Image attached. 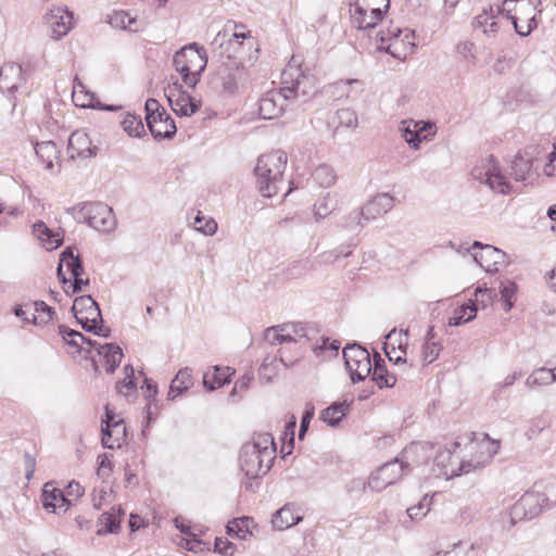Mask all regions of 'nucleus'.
<instances>
[{
    "instance_id": "nucleus-1",
    "label": "nucleus",
    "mask_w": 556,
    "mask_h": 556,
    "mask_svg": "<svg viewBox=\"0 0 556 556\" xmlns=\"http://www.w3.org/2000/svg\"><path fill=\"white\" fill-rule=\"evenodd\" d=\"M276 458V443L271 433H255L251 442L242 445L239 455L241 471L245 475L244 489L255 492L258 479L264 477L271 468Z\"/></svg>"
},
{
    "instance_id": "nucleus-2",
    "label": "nucleus",
    "mask_w": 556,
    "mask_h": 556,
    "mask_svg": "<svg viewBox=\"0 0 556 556\" xmlns=\"http://www.w3.org/2000/svg\"><path fill=\"white\" fill-rule=\"evenodd\" d=\"M287 163L288 155L281 150L258 156L254 175L257 189L263 197L271 198L281 190Z\"/></svg>"
},
{
    "instance_id": "nucleus-3",
    "label": "nucleus",
    "mask_w": 556,
    "mask_h": 556,
    "mask_svg": "<svg viewBox=\"0 0 556 556\" xmlns=\"http://www.w3.org/2000/svg\"><path fill=\"white\" fill-rule=\"evenodd\" d=\"M173 64L176 72L181 76L184 84L193 89L206 68V51L195 42L190 43L175 53Z\"/></svg>"
},
{
    "instance_id": "nucleus-4",
    "label": "nucleus",
    "mask_w": 556,
    "mask_h": 556,
    "mask_svg": "<svg viewBox=\"0 0 556 556\" xmlns=\"http://www.w3.org/2000/svg\"><path fill=\"white\" fill-rule=\"evenodd\" d=\"M429 448H432V445L429 443L412 445L404 452L401 459L396 457L393 460L383 464L372 472L368 478L367 486L372 491L380 492L388 485L395 483L403 477V475L410 471L409 464L405 463L404 459H407L410 453L418 454L419 451L425 453Z\"/></svg>"
},
{
    "instance_id": "nucleus-5",
    "label": "nucleus",
    "mask_w": 556,
    "mask_h": 556,
    "mask_svg": "<svg viewBox=\"0 0 556 556\" xmlns=\"http://www.w3.org/2000/svg\"><path fill=\"white\" fill-rule=\"evenodd\" d=\"M78 223H86L91 228L110 232L116 227V218L112 207L102 202L84 203L68 208Z\"/></svg>"
},
{
    "instance_id": "nucleus-6",
    "label": "nucleus",
    "mask_w": 556,
    "mask_h": 556,
    "mask_svg": "<svg viewBox=\"0 0 556 556\" xmlns=\"http://www.w3.org/2000/svg\"><path fill=\"white\" fill-rule=\"evenodd\" d=\"M458 446L459 443L455 441L450 447L437 452L432 470L435 477H444L447 480L462 473H468L477 467L479 462L475 464L471 460H459L458 457L454 456V452Z\"/></svg>"
},
{
    "instance_id": "nucleus-7",
    "label": "nucleus",
    "mask_w": 556,
    "mask_h": 556,
    "mask_svg": "<svg viewBox=\"0 0 556 556\" xmlns=\"http://www.w3.org/2000/svg\"><path fill=\"white\" fill-rule=\"evenodd\" d=\"M243 25L229 21L217 33L212 41V46L215 50L219 51L220 56H226L228 60L236 59L243 40L250 34L249 31H243Z\"/></svg>"
},
{
    "instance_id": "nucleus-8",
    "label": "nucleus",
    "mask_w": 556,
    "mask_h": 556,
    "mask_svg": "<svg viewBox=\"0 0 556 556\" xmlns=\"http://www.w3.org/2000/svg\"><path fill=\"white\" fill-rule=\"evenodd\" d=\"M343 358L354 383L365 380L370 375L374 365L365 348L357 343L346 344L343 349Z\"/></svg>"
},
{
    "instance_id": "nucleus-9",
    "label": "nucleus",
    "mask_w": 556,
    "mask_h": 556,
    "mask_svg": "<svg viewBox=\"0 0 556 556\" xmlns=\"http://www.w3.org/2000/svg\"><path fill=\"white\" fill-rule=\"evenodd\" d=\"M281 80L289 99L300 96L307 98L316 92L314 77L305 75L299 66L291 63L282 72Z\"/></svg>"
},
{
    "instance_id": "nucleus-10",
    "label": "nucleus",
    "mask_w": 556,
    "mask_h": 556,
    "mask_svg": "<svg viewBox=\"0 0 556 556\" xmlns=\"http://www.w3.org/2000/svg\"><path fill=\"white\" fill-rule=\"evenodd\" d=\"M471 175L476 180L486 184L494 191L503 194L510 191V184L502 174L493 155H489L481 166H476Z\"/></svg>"
},
{
    "instance_id": "nucleus-11",
    "label": "nucleus",
    "mask_w": 556,
    "mask_h": 556,
    "mask_svg": "<svg viewBox=\"0 0 556 556\" xmlns=\"http://www.w3.org/2000/svg\"><path fill=\"white\" fill-rule=\"evenodd\" d=\"M164 94L172 110L180 116H191L201 106L200 101L192 98L178 80L168 83L164 88Z\"/></svg>"
},
{
    "instance_id": "nucleus-12",
    "label": "nucleus",
    "mask_w": 556,
    "mask_h": 556,
    "mask_svg": "<svg viewBox=\"0 0 556 556\" xmlns=\"http://www.w3.org/2000/svg\"><path fill=\"white\" fill-rule=\"evenodd\" d=\"M402 34V29L397 26H392L388 28L387 31H379L376 36L377 49L379 51H386L391 54L395 59H403L406 56L407 52H400L397 46L401 43L403 46H407L409 48V52L415 43L410 40L414 38V31H407L404 38H400Z\"/></svg>"
},
{
    "instance_id": "nucleus-13",
    "label": "nucleus",
    "mask_w": 556,
    "mask_h": 556,
    "mask_svg": "<svg viewBox=\"0 0 556 556\" xmlns=\"http://www.w3.org/2000/svg\"><path fill=\"white\" fill-rule=\"evenodd\" d=\"M546 502L547 497L545 494L539 492H527L511 508L510 516L513 522H515L517 518L532 519L536 517Z\"/></svg>"
},
{
    "instance_id": "nucleus-14",
    "label": "nucleus",
    "mask_w": 556,
    "mask_h": 556,
    "mask_svg": "<svg viewBox=\"0 0 556 556\" xmlns=\"http://www.w3.org/2000/svg\"><path fill=\"white\" fill-rule=\"evenodd\" d=\"M72 312L83 329H85L89 323L103 321L99 304L91 295L77 296L74 300Z\"/></svg>"
},
{
    "instance_id": "nucleus-15",
    "label": "nucleus",
    "mask_w": 556,
    "mask_h": 556,
    "mask_svg": "<svg viewBox=\"0 0 556 556\" xmlns=\"http://www.w3.org/2000/svg\"><path fill=\"white\" fill-rule=\"evenodd\" d=\"M289 97L283 88L267 92L260 99L258 114L263 119H273L278 117L286 109Z\"/></svg>"
},
{
    "instance_id": "nucleus-16",
    "label": "nucleus",
    "mask_w": 556,
    "mask_h": 556,
    "mask_svg": "<svg viewBox=\"0 0 556 556\" xmlns=\"http://www.w3.org/2000/svg\"><path fill=\"white\" fill-rule=\"evenodd\" d=\"M471 249L481 250V252L473 253L472 257L486 271H496L498 269L497 266L505 263L506 254L493 245L475 241Z\"/></svg>"
},
{
    "instance_id": "nucleus-17",
    "label": "nucleus",
    "mask_w": 556,
    "mask_h": 556,
    "mask_svg": "<svg viewBox=\"0 0 556 556\" xmlns=\"http://www.w3.org/2000/svg\"><path fill=\"white\" fill-rule=\"evenodd\" d=\"M243 67L237 62L224 63L216 72L214 84L224 92L233 94L238 88V80L241 78Z\"/></svg>"
},
{
    "instance_id": "nucleus-18",
    "label": "nucleus",
    "mask_w": 556,
    "mask_h": 556,
    "mask_svg": "<svg viewBox=\"0 0 556 556\" xmlns=\"http://www.w3.org/2000/svg\"><path fill=\"white\" fill-rule=\"evenodd\" d=\"M349 7H354V16L361 25L366 12L372 14V18H383L390 8V0H349Z\"/></svg>"
},
{
    "instance_id": "nucleus-19",
    "label": "nucleus",
    "mask_w": 556,
    "mask_h": 556,
    "mask_svg": "<svg viewBox=\"0 0 556 556\" xmlns=\"http://www.w3.org/2000/svg\"><path fill=\"white\" fill-rule=\"evenodd\" d=\"M25 80L23 67L16 63H5L0 68V90L8 96H13L18 86Z\"/></svg>"
},
{
    "instance_id": "nucleus-20",
    "label": "nucleus",
    "mask_w": 556,
    "mask_h": 556,
    "mask_svg": "<svg viewBox=\"0 0 556 556\" xmlns=\"http://www.w3.org/2000/svg\"><path fill=\"white\" fill-rule=\"evenodd\" d=\"M394 206V197L390 193H378L368 200L362 207L365 214V222L375 220L390 212Z\"/></svg>"
},
{
    "instance_id": "nucleus-21",
    "label": "nucleus",
    "mask_w": 556,
    "mask_h": 556,
    "mask_svg": "<svg viewBox=\"0 0 556 556\" xmlns=\"http://www.w3.org/2000/svg\"><path fill=\"white\" fill-rule=\"evenodd\" d=\"M68 151L71 157H92L97 155V147L92 146L91 139L83 130L74 131L68 139Z\"/></svg>"
},
{
    "instance_id": "nucleus-22",
    "label": "nucleus",
    "mask_w": 556,
    "mask_h": 556,
    "mask_svg": "<svg viewBox=\"0 0 556 556\" xmlns=\"http://www.w3.org/2000/svg\"><path fill=\"white\" fill-rule=\"evenodd\" d=\"M148 128L156 140L170 139L177 130L174 119L164 109L162 110L161 118L149 119Z\"/></svg>"
},
{
    "instance_id": "nucleus-23",
    "label": "nucleus",
    "mask_w": 556,
    "mask_h": 556,
    "mask_svg": "<svg viewBox=\"0 0 556 556\" xmlns=\"http://www.w3.org/2000/svg\"><path fill=\"white\" fill-rule=\"evenodd\" d=\"M42 505L52 513H60L67 509L70 501L61 490L54 488L51 483H46L42 490Z\"/></svg>"
},
{
    "instance_id": "nucleus-24",
    "label": "nucleus",
    "mask_w": 556,
    "mask_h": 556,
    "mask_svg": "<svg viewBox=\"0 0 556 556\" xmlns=\"http://www.w3.org/2000/svg\"><path fill=\"white\" fill-rule=\"evenodd\" d=\"M73 18V13L67 10L59 8L52 11L50 16L52 38L60 39L64 37L72 28Z\"/></svg>"
},
{
    "instance_id": "nucleus-25",
    "label": "nucleus",
    "mask_w": 556,
    "mask_h": 556,
    "mask_svg": "<svg viewBox=\"0 0 556 556\" xmlns=\"http://www.w3.org/2000/svg\"><path fill=\"white\" fill-rule=\"evenodd\" d=\"M125 515L121 507L112 508L110 511L103 513L98 520V535L108 533H117L121 529L122 518Z\"/></svg>"
},
{
    "instance_id": "nucleus-26",
    "label": "nucleus",
    "mask_w": 556,
    "mask_h": 556,
    "mask_svg": "<svg viewBox=\"0 0 556 556\" xmlns=\"http://www.w3.org/2000/svg\"><path fill=\"white\" fill-rule=\"evenodd\" d=\"M370 374L371 380L375 381L380 389L392 388L397 381L396 374L388 371L384 359L381 358L379 354L375 355L374 367Z\"/></svg>"
},
{
    "instance_id": "nucleus-27",
    "label": "nucleus",
    "mask_w": 556,
    "mask_h": 556,
    "mask_svg": "<svg viewBox=\"0 0 556 556\" xmlns=\"http://www.w3.org/2000/svg\"><path fill=\"white\" fill-rule=\"evenodd\" d=\"M102 445L105 448H119L126 442V427L122 419L110 426V430H102Z\"/></svg>"
},
{
    "instance_id": "nucleus-28",
    "label": "nucleus",
    "mask_w": 556,
    "mask_h": 556,
    "mask_svg": "<svg viewBox=\"0 0 556 556\" xmlns=\"http://www.w3.org/2000/svg\"><path fill=\"white\" fill-rule=\"evenodd\" d=\"M230 367L214 366L213 371L204 372L203 384L208 391H214L230 382Z\"/></svg>"
},
{
    "instance_id": "nucleus-29",
    "label": "nucleus",
    "mask_w": 556,
    "mask_h": 556,
    "mask_svg": "<svg viewBox=\"0 0 556 556\" xmlns=\"http://www.w3.org/2000/svg\"><path fill=\"white\" fill-rule=\"evenodd\" d=\"M193 384L192 370L189 367L181 368L172 380L168 399L174 400Z\"/></svg>"
},
{
    "instance_id": "nucleus-30",
    "label": "nucleus",
    "mask_w": 556,
    "mask_h": 556,
    "mask_svg": "<svg viewBox=\"0 0 556 556\" xmlns=\"http://www.w3.org/2000/svg\"><path fill=\"white\" fill-rule=\"evenodd\" d=\"M529 149L525 150V154H518L511 162V176L517 181H525L527 177L530 175L532 168V153L529 152Z\"/></svg>"
},
{
    "instance_id": "nucleus-31",
    "label": "nucleus",
    "mask_w": 556,
    "mask_h": 556,
    "mask_svg": "<svg viewBox=\"0 0 556 556\" xmlns=\"http://www.w3.org/2000/svg\"><path fill=\"white\" fill-rule=\"evenodd\" d=\"M98 355L103 356L106 363V372H114L123 358L122 349L114 343L99 345Z\"/></svg>"
},
{
    "instance_id": "nucleus-32",
    "label": "nucleus",
    "mask_w": 556,
    "mask_h": 556,
    "mask_svg": "<svg viewBox=\"0 0 556 556\" xmlns=\"http://www.w3.org/2000/svg\"><path fill=\"white\" fill-rule=\"evenodd\" d=\"M350 404L343 403H333L327 408L323 409L320 413V419L326 422L328 426L336 427L338 426L343 417L349 412Z\"/></svg>"
},
{
    "instance_id": "nucleus-33",
    "label": "nucleus",
    "mask_w": 556,
    "mask_h": 556,
    "mask_svg": "<svg viewBox=\"0 0 556 556\" xmlns=\"http://www.w3.org/2000/svg\"><path fill=\"white\" fill-rule=\"evenodd\" d=\"M34 149L37 157L43 163L45 168L51 170L53 162L59 159L55 143L53 141L37 142Z\"/></svg>"
},
{
    "instance_id": "nucleus-34",
    "label": "nucleus",
    "mask_w": 556,
    "mask_h": 556,
    "mask_svg": "<svg viewBox=\"0 0 556 556\" xmlns=\"http://www.w3.org/2000/svg\"><path fill=\"white\" fill-rule=\"evenodd\" d=\"M333 87L348 100H356L365 89L364 83L359 79H341L336 81Z\"/></svg>"
},
{
    "instance_id": "nucleus-35",
    "label": "nucleus",
    "mask_w": 556,
    "mask_h": 556,
    "mask_svg": "<svg viewBox=\"0 0 556 556\" xmlns=\"http://www.w3.org/2000/svg\"><path fill=\"white\" fill-rule=\"evenodd\" d=\"M301 520L302 517L295 516L292 509L288 505H285L274 514L271 523L275 529L281 531L298 525Z\"/></svg>"
},
{
    "instance_id": "nucleus-36",
    "label": "nucleus",
    "mask_w": 556,
    "mask_h": 556,
    "mask_svg": "<svg viewBox=\"0 0 556 556\" xmlns=\"http://www.w3.org/2000/svg\"><path fill=\"white\" fill-rule=\"evenodd\" d=\"M556 382V367L554 369H547L541 367L535 369L526 380L528 388L548 386Z\"/></svg>"
},
{
    "instance_id": "nucleus-37",
    "label": "nucleus",
    "mask_w": 556,
    "mask_h": 556,
    "mask_svg": "<svg viewBox=\"0 0 556 556\" xmlns=\"http://www.w3.org/2000/svg\"><path fill=\"white\" fill-rule=\"evenodd\" d=\"M419 125L420 123H415V121H403L401 123L400 130L402 131V136L413 149H418L420 142L422 140H427V135L420 137L417 129V126Z\"/></svg>"
},
{
    "instance_id": "nucleus-38",
    "label": "nucleus",
    "mask_w": 556,
    "mask_h": 556,
    "mask_svg": "<svg viewBox=\"0 0 556 556\" xmlns=\"http://www.w3.org/2000/svg\"><path fill=\"white\" fill-rule=\"evenodd\" d=\"M338 195L336 193H326L321 199H319L315 204V218L317 220L327 217L333 211L338 208Z\"/></svg>"
},
{
    "instance_id": "nucleus-39",
    "label": "nucleus",
    "mask_w": 556,
    "mask_h": 556,
    "mask_svg": "<svg viewBox=\"0 0 556 556\" xmlns=\"http://www.w3.org/2000/svg\"><path fill=\"white\" fill-rule=\"evenodd\" d=\"M59 334L62 339L71 346L76 349V352H83L85 350V337L81 332L71 329L65 325L59 326Z\"/></svg>"
},
{
    "instance_id": "nucleus-40",
    "label": "nucleus",
    "mask_w": 556,
    "mask_h": 556,
    "mask_svg": "<svg viewBox=\"0 0 556 556\" xmlns=\"http://www.w3.org/2000/svg\"><path fill=\"white\" fill-rule=\"evenodd\" d=\"M477 315V306L475 304L471 305H462L457 309L454 311L453 316H451L447 320V325L450 327H457L462 324L471 321Z\"/></svg>"
},
{
    "instance_id": "nucleus-41",
    "label": "nucleus",
    "mask_w": 556,
    "mask_h": 556,
    "mask_svg": "<svg viewBox=\"0 0 556 556\" xmlns=\"http://www.w3.org/2000/svg\"><path fill=\"white\" fill-rule=\"evenodd\" d=\"M123 129L130 137H141L144 135V126L140 116L127 113L121 122Z\"/></svg>"
},
{
    "instance_id": "nucleus-42",
    "label": "nucleus",
    "mask_w": 556,
    "mask_h": 556,
    "mask_svg": "<svg viewBox=\"0 0 556 556\" xmlns=\"http://www.w3.org/2000/svg\"><path fill=\"white\" fill-rule=\"evenodd\" d=\"M313 179L321 187H330L336 181V174L331 166L321 164L312 173Z\"/></svg>"
},
{
    "instance_id": "nucleus-43",
    "label": "nucleus",
    "mask_w": 556,
    "mask_h": 556,
    "mask_svg": "<svg viewBox=\"0 0 556 556\" xmlns=\"http://www.w3.org/2000/svg\"><path fill=\"white\" fill-rule=\"evenodd\" d=\"M34 231L38 235L39 239L46 241L51 249L58 248L62 243V238L58 233H53L43 222H38L34 225Z\"/></svg>"
},
{
    "instance_id": "nucleus-44",
    "label": "nucleus",
    "mask_w": 556,
    "mask_h": 556,
    "mask_svg": "<svg viewBox=\"0 0 556 556\" xmlns=\"http://www.w3.org/2000/svg\"><path fill=\"white\" fill-rule=\"evenodd\" d=\"M517 291V286L511 280L501 281L500 293L503 301L505 312H509L514 306V299Z\"/></svg>"
},
{
    "instance_id": "nucleus-45",
    "label": "nucleus",
    "mask_w": 556,
    "mask_h": 556,
    "mask_svg": "<svg viewBox=\"0 0 556 556\" xmlns=\"http://www.w3.org/2000/svg\"><path fill=\"white\" fill-rule=\"evenodd\" d=\"M334 118L338 122V127L356 128L358 125V117L352 109H340L336 112Z\"/></svg>"
},
{
    "instance_id": "nucleus-46",
    "label": "nucleus",
    "mask_w": 556,
    "mask_h": 556,
    "mask_svg": "<svg viewBox=\"0 0 556 556\" xmlns=\"http://www.w3.org/2000/svg\"><path fill=\"white\" fill-rule=\"evenodd\" d=\"M432 504V497L425 495L420 502L407 508V515L412 520H420L422 519L430 510Z\"/></svg>"
},
{
    "instance_id": "nucleus-47",
    "label": "nucleus",
    "mask_w": 556,
    "mask_h": 556,
    "mask_svg": "<svg viewBox=\"0 0 556 556\" xmlns=\"http://www.w3.org/2000/svg\"><path fill=\"white\" fill-rule=\"evenodd\" d=\"M340 349V342L337 340L329 341L328 338L321 339V344L316 345L314 352L316 356L332 357L337 356Z\"/></svg>"
},
{
    "instance_id": "nucleus-48",
    "label": "nucleus",
    "mask_w": 556,
    "mask_h": 556,
    "mask_svg": "<svg viewBox=\"0 0 556 556\" xmlns=\"http://www.w3.org/2000/svg\"><path fill=\"white\" fill-rule=\"evenodd\" d=\"M365 222V214L363 207L351 211L343 219L342 228L348 230H354L363 226Z\"/></svg>"
},
{
    "instance_id": "nucleus-49",
    "label": "nucleus",
    "mask_w": 556,
    "mask_h": 556,
    "mask_svg": "<svg viewBox=\"0 0 556 556\" xmlns=\"http://www.w3.org/2000/svg\"><path fill=\"white\" fill-rule=\"evenodd\" d=\"M350 16H351V22H352V25L354 27H356L358 30H372L375 29V27L378 25V23L380 21H382V18H372V14L370 12H366L365 15L363 16L364 17V22L362 23V25L356 22L355 20V16H354V7H350Z\"/></svg>"
},
{
    "instance_id": "nucleus-50",
    "label": "nucleus",
    "mask_w": 556,
    "mask_h": 556,
    "mask_svg": "<svg viewBox=\"0 0 556 556\" xmlns=\"http://www.w3.org/2000/svg\"><path fill=\"white\" fill-rule=\"evenodd\" d=\"M194 229L206 235V236H212L216 232L217 230V223L210 218L207 220L204 219V217L198 215L195 218H194Z\"/></svg>"
},
{
    "instance_id": "nucleus-51",
    "label": "nucleus",
    "mask_w": 556,
    "mask_h": 556,
    "mask_svg": "<svg viewBox=\"0 0 556 556\" xmlns=\"http://www.w3.org/2000/svg\"><path fill=\"white\" fill-rule=\"evenodd\" d=\"M126 377L123 381L117 382L116 388L119 393L127 394L136 389L134 368L129 365L125 366Z\"/></svg>"
},
{
    "instance_id": "nucleus-52",
    "label": "nucleus",
    "mask_w": 556,
    "mask_h": 556,
    "mask_svg": "<svg viewBox=\"0 0 556 556\" xmlns=\"http://www.w3.org/2000/svg\"><path fill=\"white\" fill-rule=\"evenodd\" d=\"M33 304H34V308H35L36 313H43L47 315L46 319L42 318L40 320H38V317L36 315H34L33 324H35V325L38 323L46 324L53 319L55 312H54L53 307L49 306L45 301H35Z\"/></svg>"
},
{
    "instance_id": "nucleus-53",
    "label": "nucleus",
    "mask_w": 556,
    "mask_h": 556,
    "mask_svg": "<svg viewBox=\"0 0 556 556\" xmlns=\"http://www.w3.org/2000/svg\"><path fill=\"white\" fill-rule=\"evenodd\" d=\"M441 350L442 345L439 342H425L422 348L424 359L427 363H432L434 359L438 358Z\"/></svg>"
},
{
    "instance_id": "nucleus-54",
    "label": "nucleus",
    "mask_w": 556,
    "mask_h": 556,
    "mask_svg": "<svg viewBox=\"0 0 556 556\" xmlns=\"http://www.w3.org/2000/svg\"><path fill=\"white\" fill-rule=\"evenodd\" d=\"M160 103L157 100L155 99H148L146 101V104H144V109H146V123H147V126L149 125V119H155L156 117L157 118H161V115H162V111H160Z\"/></svg>"
},
{
    "instance_id": "nucleus-55",
    "label": "nucleus",
    "mask_w": 556,
    "mask_h": 556,
    "mask_svg": "<svg viewBox=\"0 0 556 556\" xmlns=\"http://www.w3.org/2000/svg\"><path fill=\"white\" fill-rule=\"evenodd\" d=\"M214 549L224 556H231L236 551V545L224 538H216Z\"/></svg>"
},
{
    "instance_id": "nucleus-56",
    "label": "nucleus",
    "mask_w": 556,
    "mask_h": 556,
    "mask_svg": "<svg viewBox=\"0 0 556 556\" xmlns=\"http://www.w3.org/2000/svg\"><path fill=\"white\" fill-rule=\"evenodd\" d=\"M113 469V464L108 454H101L98 456V469L97 473L99 477L106 478L110 476Z\"/></svg>"
},
{
    "instance_id": "nucleus-57",
    "label": "nucleus",
    "mask_w": 556,
    "mask_h": 556,
    "mask_svg": "<svg viewBox=\"0 0 556 556\" xmlns=\"http://www.w3.org/2000/svg\"><path fill=\"white\" fill-rule=\"evenodd\" d=\"M76 260H80L79 255H75L74 254V250L73 248L68 247L66 248L62 253H61V256H60V261L62 262V264L64 266H66V268L70 270V273L72 271V269L74 268V265L76 263Z\"/></svg>"
},
{
    "instance_id": "nucleus-58",
    "label": "nucleus",
    "mask_w": 556,
    "mask_h": 556,
    "mask_svg": "<svg viewBox=\"0 0 556 556\" xmlns=\"http://www.w3.org/2000/svg\"><path fill=\"white\" fill-rule=\"evenodd\" d=\"M313 417H314V407L313 406L306 407V409L304 410L302 418H301L300 430H299V439L300 440H302L304 438Z\"/></svg>"
},
{
    "instance_id": "nucleus-59",
    "label": "nucleus",
    "mask_w": 556,
    "mask_h": 556,
    "mask_svg": "<svg viewBox=\"0 0 556 556\" xmlns=\"http://www.w3.org/2000/svg\"><path fill=\"white\" fill-rule=\"evenodd\" d=\"M250 520L249 517H242V518H235L227 525V532L228 534L236 533L238 538H244V535H241L240 532H243V529L241 526H247V522Z\"/></svg>"
},
{
    "instance_id": "nucleus-60",
    "label": "nucleus",
    "mask_w": 556,
    "mask_h": 556,
    "mask_svg": "<svg viewBox=\"0 0 556 556\" xmlns=\"http://www.w3.org/2000/svg\"><path fill=\"white\" fill-rule=\"evenodd\" d=\"M127 16H128L127 12H124V11L114 12L110 17L109 23L111 24L112 27L127 30Z\"/></svg>"
},
{
    "instance_id": "nucleus-61",
    "label": "nucleus",
    "mask_w": 556,
    "mask_h": 556,
    "mask_svg": "<svg viewBox=\"0 0 556 556\" xmlns=\"http://www.w3.org/2000/svg\"><path fill=\"white\" fill-rule=\"evenodd\" d=\"M281 330L292 333V336L295 337V342L299 339L306 337L305 327L302 324H298V323L285 324V325H281Z\"/></svg>"
},
{
    "instance_id": "nucleus-62",
    "label": "nucleus",
    "mask_w": 556,
    "mask_h": 556,
    "mask_svg": "<svg viewBox=\"0 0 556 556\" xmlns=\"http://www.w3.org/2000/svg\"><path fill=\"white\" fill-rule=\"evenodd\" d=\"M84 330L103 338H109L111 334V330L103 326V321L89 323V325Z\"/></svg>"
},
{
    "instance_id": "nucleus-63",
    "label": "nucleus",
    "mask_w": 556,
    "mask_h": 556,
    "mask_svg": "<svg viewBox=\"0 0 556 556\" xmlns=\"http://www.w3.org/2000/svg\"><path fill=\"white\" fill-rule=\"evenodd\" d=\"M89 279H83L81 276L73 277V281L70 282L67 289H65L66 294L72 295L78 293L83 290L84 287L89 285Z\"/></svg>"
},
{
    "instance_id": "nucleus-64",
    "label": "nucleus",
    "mask_w": 556,
    "mask_h": 556,
    "mask_svg": "<svg viewBox=\"0 0 556 556\" xmlns=\"http://www.w3.org/2000/svg\"><path fill=\"white\" fill-rule=\"evenodd\" d=\"M252 380H253L252 374L243 375L240 379H238L235 382V386L232 388L230 395H236L237 393L244 392L245 390H248Z\"/></svg>"
}]
</instances>
